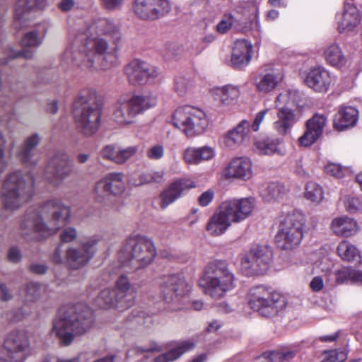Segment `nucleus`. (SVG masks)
Instances as JSON below:
<instances>
[{
    "mask_svg": "<svg viewBox=\"0 0 362 362\" xmlns=\"http://www.w3.org/2000/svg\"><path fill=\"white\" fill-rule=\"evenodd\" d=\"M71 209L62 201L50 199L37 209L28 210L21 223V235L27 240H38L57 233L69 221Z\"/></svg>",
    "mask_w": 362,
    "mask_h": 362,
    "instance_id": "nucleus-1",
    "label": "nucleus"
},
{
    "mask_svg": "<svg viewBox=\"0 0 362 362\" xmlns=\"http://www.w3.org/2000/svg\"><path fill=\"white\" fill-rule=\"evenodd\" d=\"M93 323V312L86 305L78 303L62 308L52 321L49 334L64 346H69L76 336L88 332Z\"/></svg>",
    "mask_w": 362,
    "mask_h": 362,
    "instance_id": "nucleus-2",
    "label": "nucleus"
},
{
    "mask_svg": "<svg viewBox=\"0 0 362 362\" xmlns=\"http://www.w3.org/2000/svg\"><path fill=\"white\" fill-rule=\"evenodd\" d=\"M81 44L73 45L62 55L64 60L72 62L76 66L90 71L107 70L117 64V57L115 52L108 51V44L103 38H93Z\"/></svg>",
    "mask_w": 362,
    "mask_h": 362,
    "instance_id": "nucleus-3",
    "label": "nucleus"
},
{
    "mask_svg": "<svg viewBox=\"0 0 362 362\" xmlns=\"http://www.w3.org/2000/svg\"><path fill=\"white\" fill-rule=\"evenodd\" d=\"M35 192V177L31 172L16 170L8 173L1 189L4 206L8 210H17L26 204Z\"/></svg>",
    "mask_w": 362,
    "mask_h": 362,
    "instance_id": "nucleus-4",
    "label": "nucleus"
},
{
    "mask_svg": "<svg viewBox=\"0 0 362 362\" xmlns=\"http://www.w3.org/2000/svg\"><path fill=\"white\" fill-rule=\"evenodd\" d=\"M238 279L226 260L214 259L204 267L199 285L204 293L214 299H221L233 290Z\"/></svg>",
    "mask_w": 362,
    "mask_h": 362,
    "instance_id": "nucleus-5",
    "label": "nucleus"
},
{
    "mask_svg": "<svg viewBox=\"0 0 362 362\" xmlns=\"http://www.w3.org/2000/svg\"><path fill=\"white\" fill-rule=\"evenodd\" d=\"M254 206L252 198L235 199L222 202L210 218L206 230L214 236L222 235L232 223H239L247 218Z\"/></svg>",
    "mask_w": 362,
    "mask_h": 362,
    "instance_id": "nucleus-6",
    "label": "nucleus"
},
{
    "mask_svg": "<svg viewBox=\"0 0 362 362\" xmlns=\"http://www.w3.org/2000/svg\"><path fill=\"white\" fill-rule=\"evenodd\" d=\"M102 103L93 90H83L74 104L78 128L86 136L95 134L100 125Z\"/></svg>",
    "mask_w": 362,
    "mask_h": 362,
    "instance_id": "nucleus-7",
    "label": "nucleus"
},
{
    "mask_svg": "<svg viewBox=\"0 0 362 362\" xmlns=\"http://www.w3.org/2000/svg\"><path fill=\"white\" fill-rule=\"evenodd\" d=\"M159 295L166 312H175L186 308L185 300L191 286L179 274L165 275L159 278Z\"/></svg>",
    "mask_w": 362,
    "mask_h": 362,
    "instance_id": "nucleus-8",
    "label": "nucleus"
},
{
    "mask_svg": "<svg viewBox=\"0 0 362 362\" xmlns=\"http://www.w3.org/2000/svg\"><path fill=\"white\" fill-rule=\"evenodd\" d=\"M247 299L251 309L267 317L276 315L284 307L281 295L262 285L252 287L249 290Z\"/></svg>",
    "mask_w": 362,
    "mask_h": 362,
    "instance_id": "nucleus-9",
    "label": "nucleus"
},
{
    "mask_svg": "<svg viewBox=\"0 0 362 362\" xmlns=\"http://www.w3.org/2000/svg\"><path fill=\"white\" fill-rule=\"evenodd\" d=\"M172 122L174 127L182 129L188 137L202 134L208 126L205 112L189 105L177 108L172 116Z\"/></svg>",
    "mask_w": 362,
    "mask_h": 362,
    "instance_id": "nucleus-10",
    "label": "nucleus"
},
{
    "mask_svg": "<svg viewBox=\"0 0 362 362\" xmlns=\"http://www.w3.org/2000/svg\"><path fill=\"white\" fill-rule=\"evenodd\" d=\"M30 349V334L24 329L13 330L0 346V362H24Z\"/></svg>",
    "mask_w": 362,
    "mask_h": 362,
    "instance_id": "nucleus-11",
    "label": "nucleus"
},
{
    "mask_svg": "<svg viewBox=\"0 0 362 362\" xmlns=\"http://www.w3.org/2000/svg\"><path fill=\"white\" fill-rule=\"evenodd\" d=\"M305 219L298 212L287 216L280 223L275 235V243L281 250H289L296 247L302 240Z\"/></svg>",
    "mask_w": 362,
    "mask_h": 362,
    "instance_id": "nucleus-12",
    "label": "nucleus"
},
{
    "mask_svg": "<svg viewBox=\"0 0 362 362\" xmlns=\"http://www.w3.org/2000/svg\"><path fill=\"white\" fill-rule=\"evenodd\" d=\"M125 189L124 175L121 173H111L95 183L94 199L98 203L112 205L124 192Z\"/></svg>",
    "mask_w": 362,
    "mask_h": 362,
    "instance_id": "nucleus-13",
    "label": "nucleus"
},
{
    "mask_svg": "<svg viewBox=\"0 0 362 362\" xmlns=\"http://www.w3.org/2000/svg\"><path fill=\"white\" fill-rule=\"evenodd\" d=\"M272 252L266 245H253L248 253L241 259L243 269L250 275H262L269 268Z\"/></svg>",
    "mask_w": 362,
    "mask_h": 362,
    "instance_id": "nucleus-14",
    "label": "nucleus"
},
{
    "mask_svg": "<svg viewBox=\"0 0 362 362\" xmlns=\"http://www.w3.org/2000/svg\"><path fill=\"white\" fill-rule=\"evenodd\" d=\"M74 163L68 154L57 152L47 162L45 173L50 183L55 187L62 184L64 180L71 175Z\"/></svg>",
    "mask_w": 362,
    "mask_h": 362,
    "instance_id": "nucleus-15",
    "label": "nucleus"
},
{
    "mask_svg": "<svg viewBox=\"0 0 362 362\" xmlns=\"http://www.w3.org/2000/svg\"><path fill=\"white\" fill-rule=\"evenodd\" d=\"M98 240L92 238L83 243L78 247H69L66 250V260L71 268L77 269L85 264L94 255Z\"/></svg>",
    "mask_w": 362,
    "mask_h": 362,
    "instance_id": "nucleus-16",
    "label": "nucleus"
},
{
    "mask_svg": "<svg viewBox=\"0 0 362 362\" xmlns=\"http://www.w3.org/2000/svg\"><path fill=\"white\" fill-rule=\"evenodd\" d=\"M327 118L319 114H315L305 122V131L299 137L298 141L300 146L308 147L317 141L324 132Z\"/></svg>",
    "mask_w": 362,
    "mask_h": 362,
    "instance_id": "nucleus-17",
    "label": "nucleus"
},
{
    "mask_svg": "<svg viewBox=\"0 0 362 362\" xmlns=\"http://www.w3.org/2000/svg\"><path fill=\"white\" fill-rule=\"evenodd\" d=\"M117 31V27L107 19H99L89 23L78 36L74 45L81 44V37L83 42L93 38H100L99 35H112Z\"/></svg>",
    "mask_w": 362,
    "mask_h": 362,
    "instance_id": "nucleus-18",
    "label": "nucleus"
},
{
    "mask_svg": "<svg viewBox=\"0 0 362 362\" xmlns=\"http://www.w3.org/2000/svg\"><path fill=\"white\" fill-rule=\"evenodd\" d=\"M361 20L358 8L350 1H345L343 11L336 16L337 30L339 33H346L356 28Z\"/></svg>",
    "mask_w": 362,
    "mask_h": 362,
    "instance_id": "nucleus-19",
    "label": "nucleus"
},
{
    "mask_svg": "<svg viewBox=\"0 0 362 362\" xmlns=\"http://www.w3.org/2000/svg\"><path fill=\"white\" fill-rule=\"evenodd\" d=\"M136 117V95L123 96L114 113L113 119L121 125H127L134 122Z\"/></svg>",
    "mask_w": 362,
    "mask_h": 362,
    "instance_id": "nucleus-20",
    "label": "nucleus"
},
{
    "mask_svg": "<svg viewBox=\"0 0 362 362\" xmlns=\"http://www.w3.org/2000/svg\"><path fill=\"white\" fill-rule=\"evenodd\" d=\"M195 187L194 182L189 179H178L173 182L163 190L160 197V207L164 209L176 199L180 197L186 191Z\"/></svg>",
    "mask_w": 362,
    "mask_h": 362,
    "instance_id": "nucleus-21",
    "label": "nucleus"
},
{
    "mask_svg": "<svg viewBox=\"0 0 362 362\" xmlns=\"http://www.w3.org/2000/svg\"><path fill=\"white\" fill-rule=\"evenodd\" d=\"M224 176L228 179L250 180L252 176V162L246 157H235L226 167Z\"/></svg>",
    "mask_w": 362,
    "mask_h": 362,
    "instance_id": "nucleus-22",
    "label": "nucleus"
},
{
    "mask_svg": "<svg viewBox=\"0 0 362 362\" xmlns=\"http://www.w3.org/2000/svg\"><path fill=\"white\" fill-rule=\"evenodd\" d=\"M41 141L39 134L35 133L27 136L17 152L19 160L28 167L34 168L38 163V159L35 158V148Z\"/></svg>",
    "mask_w": 362,
    "mask_h": 362,
    "instance_id": "nucleus-23",
    "label": "nucleus"
},
{
    "mask_svg": "<svg viewBox=\"0 0 362 362\" xmlns=\"http://www.w3.org/2000/svg\"><path fill=\"white\" fill-rule=\"evenodd\" d=\"M136 153L134 146H129L121 148L117 144H108L105 146L100 151L101 157L107 160L118 165L127 163Z\"/></svg>",
    "mask_w": 362,
    "mask_h": 362,
    "instance_id": "nucleus-24",
    "label": "nucleus"
},
{
    "mask_svg": "<svg viewBox=\"0 0 362 362\" xmlns=\"http://www.w3.org/2000/svg\"><path fill=\"white\" fill-rule=\"evenodd\" d=\"M156 255L153 243L144 235H137V269L151 264Z\"/></svg>",
    "mask_w": 362,
    "mask_h": 362,
    "instance_id": "nucleus-25",
    "label": "nucleus"
},
{
    "mask_svg": "<svg viewBox=\"0 0 362 362\" xmlns=\"http://www.w3.org/2000/svg\"><path fill=\"white\" fill-rule=\"evenodd\" d=\"M331 76L325 69L317 67L308 74L305 82L308 87L316 92H326L331 84Z\"/></svg>",
    "mask_w": 362,
    "mask_h": 362,
    "instance_id": "nucleus-26",
    "label": "nucleus"
},
{
    "mask_svg": "<svg viewBox=\"0 0 362 362\" xmlns=\"http://www.w3.org/2000/svg\"><path fill=\"white\" fill-rule=\"evenodd\" d=\"M45 0H18L14 9V25L18 28L28 20V14L35 8H43L46 6Z\"/></svg>",
    "mask_w": 362,
    "mask_h": 362,
    "instance_id": "nucleus-27",
    "label": "nucleus"
},
{
    "mask_svg": "<svg viewBox=\"0 0 362 362\" xmlns=\"http://www.w3.org/2000/svg\"><path fill=\"white\" fill-rule=\"evenodd\" d=\"M358 119V111L352 106H341L334 118V127L342 131L355 126Z\"/></svg>",
    "mask_w": 362,
    "mask_h": 362,
    "instance_id": "nucleus-28",
    "label": "nucleus"
},
{
    "mask_svg": "<svg viewBox=\"0 0 362 362\" xmlns=\"http://www.w3.org/2000/svg\"><path fill=\"white\" fill-rule=\"evenodd\" d=\"M252 45L246 40H236L233 48L231 63L235 68L246 66L250 61Z\"/></svg>",
    "mask_w": 362,
    "mask_h": 362,
    "instance_id": "nucleus-29",
    "label": "nucleus"
},
{
    "mask_svg": "<svg viewBox=\"0 0 362 362\" xmlns=\"http://www.w3.org/2000/svg\"><path fill=\"white\" fill-rule=\"evenodd\" d=\"M330 228L336 235L348 238L357 233L358 224L354 219L343 216L334 218Z\"/></svg>",
    "mask_w": 362,
    "mask_h": 362,
    "instance_id": "nucleus-30",
    "label": "nucleus"
},
{
    "mask_svg": "<svg viewBox=\"0 0 362 362\" xmlns=\"http://www.w3.org/2000/svg\"><path fill=\"white\" fill-rule=\"evenodd\" d=\"M277 117L274 127L279 134L283 136L287 134L298 121L294 112L288 107H281L277 112Z\"/></svg>",
    "mask_w": 362,
    "mask_h": 362,
    "instance_id": "nucleus-31",
    "label": "nucleus"
},
{
    "mask_svg": "<svg viewBox=\"0 0 362 362\" xmlns=\"http://www.w3.org/2000/svg\"><path fill=\"white\" fill-rule=\"evenodd\" d=\"M283 140L276 137H266L255 142V146L259 154L262 155H284L285 149L283 146Z\"/></svg>",
    "mask_w": 362,
    "mask_h": 362,
    "instance_id": "nucleus-32",
    "label": "nucleus"
},
{
    "mask_svg": "<svg viewBox=\"0 0 362 362\" xmlns=\"http://www.w3.org/2000/svg\"><path fill=\"white\" fill-rule=\"evenodd\" d=\"M194 344L190 340L177 342L168 351L154 358L155 362H170L179 358L185 352L193 349Z\"/></svg>",
    "mask_w": 362,
    "mask_h": 362,
    "instance_id": "nucleus-33",
    "label": "nucleus"
},
{
    "mask_svg": "<svg viewBox=\"0 0 362 362\" xmlns=\"http://www.w3.org/2000/svg\"><path fill=\"white\" fill-rule=\"evenodd\" d=\"M211 93L215 100L220 102L223 105H228L238 98L240 93L237 87L227 85L213 88Z\"/></svg>",
    "mask_w": 362,
    "mask_h": 362,
    "instance_id": "nucleus-34",
    "label": "nucleus"
},
{
    "mask_svg": "<svg viewBox=\"0 0 362 362\" xmlns=\"http://www.w3.org/2000/svg\"><path fill=\"white\" fill-rule=\"evenodd\" d=\"M324 57L327 63L333 66L339 67L346 64V58L337 43H332L325 48Z\"/></svg>",
    "mask_w": 362,
    "mask_h": 362,
    "instance_id": "nucleus-35",
    "label": "nucleus"
},
{
    "mask_svg": "<svg viewBox=\"0 0 362 362\" xmlns=\"http://www.w3.org/2000/svg\"><path fill=\"white\" fill-rule=\"evenodd\" d=\"M119 303H122V299L115 289L105 288L96 298L97 305L104 309L110 308Z\"/></svg>",
    "mask_w": 362,
    "mask_h": 362,
    "instance_id": "nucleus-36",
    "label": "nucleus"
},
{
    "mask_svg": "<svg viewBox=\"0 0 362 362\" xmlns=\"http://www.w3.org/2000/svg\"><path fill=\"white\" fill-rule=\"evenodd\" d=\"M158 71L153 66L137 59V83H146L153 81L158 76Z\"/></svg>",
    "mask_w": 362,
    "mask_h": 362,
    "instance_id": "nucleus-37",
    "label": "nucleus"
},
{
    "mask_svg": "<svg viewBox=\"0 0 362 362\" xmlns=\"http://www.w3.org/2000/svg\"><path fill=\"white\" fill-rule=\"evenodd\" d=\"M281 78L276 75L267 74L256 79V87L260 92L268 93L276 88Z\"/></svg>",
    "mask_w": 362,
    "mask_h": 362,
    "instance_id": "nucleus-38",
    "label": "nucleus"
},
{
    "mask_svg": "<svg viewBox=\"0 0 362 362\" xmlns=\"http://www.w3.org/2000/svg\"><path fill=\"white\" fill-rule=\"evenodd\" d=\"M157 103V98L151 92L144 91L137 95V114L153 107Z\"/></svg>",
    "mask_w": 362,
    "mask_h": 362,
    "instance_id": "nucleus-39",
    "label": "nucleus"
},
{
    "mask_svg": "<svg viewBox=\"0 0 362 362\" xmlns=\"http://www.w3.org/2000/svg\"><path fill=\"white\" fill-rule=\"evenodd\" d=\"M136 238L131 236L125 240L119 252V259L123 264L128 263L134 258Z\"/></svg>",
    "mask_w": 362,
    "mask_h": 362,
    "instance_id": "nucleus-40",
    "label": "nucleus"
},
{
    "mask_svg": "<svg viewBox=\"0 0 362 362\" xmlns=\"http://www.w3.org/2000/svg\"><path fill=\"white\" fill-rule=\"evenodd\" d=\"M323 189L320 185L314 182H308L306 184L304 192L306 199L318 203L323 199Z\"/></svg>",
    "mask_w": 362,
    "mask_h": 362,
    "instance_id": "nucleus-41",
    "label": "nucleus"
},
{
    "mask_svg": "<svg viewBox=\"0 0 362 362\" xmlns=\"http://www.w3.org/2000/svg\"><path fill=\"white\" fill-rule=\"evenodd\" d=\"M296 354V352L290 349L273 351L265 352L263 356L268 358L270 362H289Z\"/></svg>",
    "mask_w": 362,
    "mask_h": 362,
    "instance_id": "nucleus-42",
    "label": "nucleus"
},
{
    "mask_svg": "<svg viewBox=\"0 0 362 362\" xmlns=\"http://www.w3.org/2000/svg\"><path fill=\"white\" fill-rule=\"evenodd\" d=\"M339 256L348 262L353 261L358 255L356 247L346 240L341 241L337 248Z\"/></svg>",
    "mask_w": 362,
    "mask_h": 362,
    "instance_id": "nucleus-43",
    "label": "nucleus"
},
{
    "mask_svg": "<svg viewBox=\"0 0 362 362\" xmlns=\"http://www.w3.org/2000/svg\"><path fill=\"white\" fill-rule=\"evenodd\" d=\"M151 4V0H137V16L144 20H156V17L151 14L155 12Z\"/></svg>",
    "mask_w": 362,
    "mask_h": 362,
    "instance_id": "nucleus-44",
    "label": "nucleus"
},
{
    "mask_svg": "<svg viewBox=\"0 0 362 362\" xmlns=\"http://www.w3.org/2000/svg\"><path fill=\"white\" fill-rule=\"evenodd\" d=\"M284 187L279 183H269L263 192V196L268 202L279 199L284 193Z\"/></svg>",
    "mask_w": 362,
    "mask_h": 362,
    "instance_id": "nucleus-45",
    "label": "nucleus"
},
{
    "mask_svg": "<svg viewBox=\"0 0 362 362\" xmlns=\"http://www.w3.org/2000/svg\"><path fill=\"white\" fill-rule=\"evenodd\" d=\"M322 354V362H343L348 356L347 351L342 349L325 351Z\"/></svg>",
    "mask_w": 362,
    "mask_h": 362,
    "instance_id": "nucleus-46",
    "label": "nucleus"
},
{
    "mask_svg": "<svg viewBox=\"0 0 362 362\" xmlns=\"http://www.w3.org/2000/svg\"><path fill=\"white\" fill-rule=\"evenodd\" d=\"M154 13L152 16H156V19L168 13L171 9L170 4L168 0H151Z\"/></svg>",
    "mask_w": 362,
    "mask_h": 362,
    "instance_id": "nucleus-47",
    "label": "nucleus"
},
{
    "mask_svg": "<svg viewBox=\"0 0 362 362\" xmlns=\"http://www.w3.org/2000/svg\"><path fill=\"white\" fill-rule=\"evenodd\" d=\"M222 140L223 144L229 148H234L243 144L242 139L233 128L223 135Z\"/></svg>",
    "mask_w": 362,
    "mask_h": 362,
    "instance_id": "nucleus-48",
    "label": "nucleus"
},
{
    "mask_svg": "<svg viewBox=\"0 0 362 362\" xmlns=\"http://www.w3.org/2000/svg\"><path fill=\"white\" fill-rule=\"evenodd\" d=\"M233 129L242 139L243 143L250 140L251 131L252 130L248 120L243 119Z\"/></svg>",
    "mask_w": 362,
    "mask_h": 362,
    "instance_id": "nucleus-49",
    "label": "nucleus"
},
{
    "mask_svg": "<svg viewBox=\"0 0 362 362\" xmlns=\"http://www.w3.org/2000/svg\"><path fill=\"white\" fill-rule=\"evenodd\" d=\"M40 285L37 283L30 282L25 287V298L28 301H34L40 296Z\"/></svg>",
    "mask_w": 362,
    "mask_h": 362,
    "instance_id": "nucleus-50",
    "label": "nucleus"
},
{
    "mask_svg": "<svg viewBox=\"0 0 362 362\" xmlns=\"http://www.w3.org/2000/svg\"><path fill=\"white\" fill-rule=\"evenodd\" d=\"M117 292L119 294V297L123 300L126 299L129 294L127 293L129 291L131 284L129 279L126 275H122L117 281Z\"/></svg>",
    "mask_w": 362,
    "mask_h": 362,
    "instance_id": "nucleus-51",
    "label": "nucleus"
},
{
    "mask_svg": "<svg viewBox=\"0 0 362 362\" xmlns=\"http://www.w3.org/2000/svg\"><path fill=\"white\" fill-rule=\"evenodd\" d=\"M198 148H187L183 153L185 161L189 164H198L200 162Z\"/></svg>",
    "mask_w": 362,
    "mask_h": 362,
    "instance_id": "nucleus-52",
    "label": "nucleus"
},
{
    "mask_svg": "<svg viewBox=\"0 0 362 362\" xmlns=\"http://www.w3.org/2000/svg\"><path fill=\"white\" fill-rule=\"evenodd\" d=\"M345 170V168L337 163H331L325 166V172L327 175L337 178L343 177Z\"/></svg>",
    "mask_w": 362,
    "mask_h": 362,
    "instance_id": "nucleus-53",
    "label": "nucleus"
},
{
    "mask_svg": "<svg viewBox=\"0 0 362 362\" xmlns=\"http://www.w3.org/2000/svg\"><path fill=\"white\" fill-rule=\"evenodd\" d=\"M78 236L77 230L74 227H66L62 230L59 235V239L62 243H70L76 239Z\"/></svg>",
    "mask_w": 362,
    "mask_h": 362,
    "instance_id": "nucleus-54",
    "label": "nucleus"
},
{
    "mask_svg": "<svg viewBox=\"0 0 362 362\" xmlns=\"http://www.w3.org/2000/svg\"><path fill=\"white\" fill-rule=\"evenodd\" d=\"M234 21L232 15H224L222 20L216 25V30L221 33H226L232 26Z\"/></svg>",
    "mask_w": 362,
    "mask_h": 362,
    "instance_id": "nucleus-55",
    "label": "nucleus"
},
{
    "mask_svg": "<svg viewBox=\"0 0 362 362\" xmlns=\"http://www.w3.org/2000/svg\"><path fill=\"white\" fill-rule=\"evenodd\" d=\"M164 156V147L161 144H156L149 148L146 151V156L151 160H159Z\"/></svg>",
    "mask_w": 362,
    "mask_h": 362,
    "instance_id": "nucleus-56",
    "label": "nucleus"
},
{
    "mask_svg": "<svg viewBox=\"0 0 362 362\" xmlns=\"http://www.w3.org/2000/svg\"><path fill=\"white\" fill-rule=\"evenodd\" d=\"M21 44L23 47H37L40 41L35 32H30L24 35Z\"/></svg>",
    "mask_w": 362,
    "mask_h": 362,
    "instance_id": "nucleus-57",
    "label": "nucleus"
},
{
    "mask_svg": "<svg viewBox=\"0 0 362 362\" xmlns=\"http://www.w3.org/2000/svg\"><path fill=\"white\" fill-rule=\"evenodd\" d=\"M6 144V139L4 134L0 132V175L6 170L7 163L5 160V145Z\"/></svg>",
    "mask_w": 362,
    "mask_h": 362,
    "instance_id": "nucleus-58",
    "label": "nucleus"
},
{
    "mask_svg": "<svg viewBox=\"0 0 362 362\" xmlns=\"http://www.w3.org/2000/svg\"><path fill=\"white\" fill-rule=\"evenodd\" d=\"M290 95L291 93L289 91L286 90L281 93L276 97L275 100V105L278 110H280L281 107H288L287 105L289 104Z\"/></svg>",
    "mask_w": 362,
    "mask_h": 362,
    "instance_id": "nucleus-59",
    "label": "nucleus"
},
{
    "mask_svg": "<svg viewBox=\"0 0 362 362\" xmlns=\"http://www.w3.org/2000/svg\"><path fill=\"white\" fill-rule=\"evenodd\" d=\"M175 90L180 95H184L188 90V81L184 77H178L175 81Z\"/></svg>",
    "mask_w": 362,
    "mask_h": 362,
    "instance_id": "nucleus-60",
    "label": "nucleus"
},
{
    "mask_svg": "<svg viewBox=\"0 0 362 362\" xmlns=\"http://www.w3.org/2000/svg\"><path fill=\"white\" fill-rule=\"evenodd\" d=\"M198 148L200 162L211 160L215 156V151L210 146H204Z\"/></svg>",
    "mask_w": 362,
    "mask_h": 362,
    "instance_id": "nucleus-61",
    "label": "nucleus"
},
{
    "mask_svg": "<svg viewBox=\"0 0 362 362\" xmlns=\"http://www.w3.org/2000/svg\"><path fill=\"white\" fill-rule=\"evenodd\" d=\"M346 209L350 213H355L362 209V202L357 197L349 198L346 204Z\"/></svg>",
    "mask_w": 362,
    "mask_h": 362,
    "instance_id": "nucleus-62",
    "label": "nucleus"
},
{
    "mask_svg": "<svg viewBox=\"0 0 362 362\" xmlns=\"http://www.w3.org/2000/svg\"><path fill=\"white\" fill-rule=\"evenodd\" d=\"M214 192L212 189H208L203 192L198 198V203L202 206H208L214 199Z\"/></svg>",
    "mask_w": 362,
    "mask_h": 362,
    "instance_id": "nucleus-63",
    "label": "nucleus"
},
{
    "mask_svg": "<svg viewBox=\"0 0 362 362\" xmlns=\"http://www.w3.org/2000/svg\"><path fill=\"white\" fill-rule=\"evenodd\" d=\"M101 6L109 11H114L119 8L124 0H100Z\"/></svg>",
    "mask_w": 362,
    "mask_h": 362,
    "instance_id": "nucleus-64",
    "label": "nucleus"
}]
</instances>
